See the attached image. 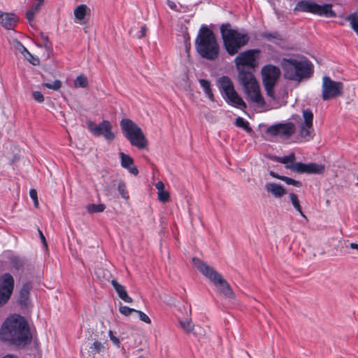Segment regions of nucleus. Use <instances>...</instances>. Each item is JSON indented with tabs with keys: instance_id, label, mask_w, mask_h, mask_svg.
Masks as SVG:
<instances>
[{
	"instance_id": "obj_1",
	"label": "nucleus",
	"mask_w": 358,
	"mask_h": 358,
	"mask_svg": "<svg viewBox=\"0 0 358 358\" xmlns=\"http://www.w3.org/2000/svg\"><path fill=\"white\" fill-rule=\"evenodd\" d=\"M0 338L24 348L31 343L32 336L24 318L19 315H13L3 323L0 330Z\"/></svg>"
},
{
	"instance_id": "obj_2",
	"label": "nucleus",
	"mask_w": 358,
	"mask_h": 358,
	"mask_svg": "<svg viewBox=\"0 0 358 358\" xmlns=\"http://www.w3.org/2000/svg\"><path fill=\"white\" fill-rule=\"evenodd\" d=\"M195 49L203 59L215 60L220 52V46L215 34L206 25H202L195 38Z\"/></svg>"
},
{
	"instance_id": "obj_3",
	"label": "nucleus",
	"mask_w": 358,
	"mask_h": 358,
	"mask_svg": "<svg viewBox=\"0 0 358 358\" xmlns=\"http://www.w3.org/2000/svg\"><path fill=\"white\" fill-rule=\"evenodd\" d=\"M220 33L224 49L230 56L236 55L242 48L249 43L250 39L246 30L232 29L229 23L221 25Z\"/></svg>"
},
{
	"instance_id": "obj_4",
	"label": "nucleus",
	"mask_w": 358,
	"mask_h": 358,
	"mask_svg": "<svg viewBox=\"0 0 358 358\" xmlns=\"http://www.w3.org/2000/svg\"><path fill=\"white\" fill-rule=\"evenodd\" d=\"M282 67L285 78L289 80L301 81L310 78L313 73V64L306 58L283 59Z\"/></svg>"
},
{
	"instance_id": "obj_5",
	"label": "nucleus",
	"mask_w": 358,
	"mask_h": 358,
	"mask_svg": "<svg viewBox=\"0 0 358 358\" xmlns=\"http://www.w3.org/2000/svg\"><path fill=\"white\" fill-rule=\"evenodd\" d=\"M192 262L198 270L214 284L218 294L226 299H234L235 294L229 284L217 271L199 258L194 257Z\"/></svg>"
},
{
	"instance_id": "obj_6",
	"label": "nucleus",
	"mask_w": 358,
	"mask_h": 358,
	"mask_svg": "<svg viewBox=\"0 0 358 358\" xmlns=\"http://www.w3.org/2000/svg\"><path fill=\"white\" fill-rule=\"evenodd\" d=\"M238 71V80L243 85L247 98L257 105L264 103V99L260 93L259 86L250 69H237Z\"/></svg>"
},
{
	"instance_id": "obj_7",
	"label": "nucleus",
	"mask_w": 358,
	"mask_h": 358,
	"mask_svg": "<svg viewBox=\"0 0 358 358\" xmlns=\"http://www.w3.org/2000/svg\"><path fill=\"white\" fill-rule=\"evenodd\" d=\"M217 87L226 102L237 108L245 109L246 103L234 89L231 80L226 76L217 80Z\"/></svg>"
},
{
	"instance_id": "obj_8",
	"label": "nucleus",
	"mask_w": 358,
	"mask_h": 358,
	"mask_svg": "<svg viewBox=\"0 0 358 358\" xmlns=\"http://www.w3.org/2000/svg\"><path fill=\"white\" fill-rule=\"evenodd\" d=\"M121 129L130 143L138 149H144L148 144L141 129L132 120L122 119L120 122Z\"/></svg>"
},
{
	"instance_id": "obj_9",
	"label": "nucleus",
	"mask_w": 358,
	"mask_h": 358,
	"mask_svg": "<svg viewBox=\"0 0 358 358\" xmlns=\"http://www.w3.org/2000/svg\"><path fill=\"white\" fill-rule=\"evenodd\" d=\"M294 12L309 13L326 17H335L336 15L335 11L332 10V4L320 5L312 0L299 1L294 8Z\"/></svg>"
},
{
	"instance_id": "obj_10",
	"label": "nucleus",
	"mask_w": 358,
	"mask_h": 358,
	"mask_svg": "<svg viewBox=\"0 0 358 358\" xmlns=\"http://www.w3.org/2000/svg\"><path fill=\"white\" fill-rule=\"evenodd\" d=\"M343 83L334 80L328 76L322 77L321 97L323 101L336 99L343 95Z\"/></svg>"
},
{
	"instance_id": "obj_11",
	"label": "nucleus",
	"mask_w": 358,
	"mask_h": 358,
	"mask_svg": "<svg viewBox=\"0 0 358 358\" xmlns=\"http://www.w3.org/2000/svg\"><path fill=\"white\" fill-rule=\"evenodd\" d=\"M260 52L259 49H250L240 52L234 59L236 69L255 70Z\"/></svg>"
},
{
	"instance_id": "obj_12",
	"label": "nucleus",
	"mask_w": 358,
	"mask_h": 358,
	"mask_svg": "<svg viewBox=\"0 0 358 358\" xmlns=\"http://www.w3.org/2000/svg\"><path fill=\"white\" fill-rule=\"evenodd\" d=\"M303 122L300 124L298 138L300 142H308L312 140L315 136L313 129V113L310 109H305L302 111Z\"/></svg>"
},
{
	"instance_id": "obj_13",
	"label": "nucleus",
	"mask_w": 358,
	"mask_h": 358,
	"mask_svg": "<svg viewBox=\"0 0 358 358\" xmlns=\"http://www.w3.org/2000/svg\"><path fill=\"white\" fill-rule=\"evenodd\" d=\"M89 131L96 136H103L108 141L114 140L115 135L112 131V125L108 120H103L99 124L89 120L87 122Z\"/></svg>"
},
{
	"instance_id": "obj_14",
	"label": "nucleus",
	"mask_w": 358,
	"mask_h": 358,
	"mask_svg": "<svg viewBox=\"0 0 358 358\" xmlns=\"http://www.w3.org/2000/svg\"><path fill=\"white\" fill-rule=\"evenodd\" d=\"M15 285L13 275L5 273L0 275V307L4 306L10 299Z\"/></svg>"
},
{
	"instance_id": "obj_15",
	"label": "nucleus",
	"mask_w": 358,
	"mask_h": 358,
	"mask_svg": "<svg viewBox=\"0 0 358 358\" xmlns=\"http://www.w3.org/2000/svg\"><path fill=\"white\" fill-rule=\"evenodd\" d=\"M280 74V69L275 66L268 64L262 68V75L263 83L268 95L273 92V87L275 85Z\"/></svg>"
},
{
	"instance_id": "obj_16",
	"label": "nucleus",
	"mask_w": 358,
	"mask_h": 358,
	"mask_svg": "<svg viewBox=\"0 0 358 358\" xmlns=\"http://www.w3.org/2000/svg\"><path fill=\"white\" fill-rule=\"evenodd\" d=\"M296 131V126L293 122L278 123L269 127L266 133L274 136H279L285 139L292 136Z\"/></svg>"
},
{
	"instance_id": "obj_17",
	"label": "nucleus",
	"mask_w": 358,
	"mask_h": 358,
	"mask_svg": "<svg viewBox=\"0 0 358 358\" xmlns=\"http://www.w3.org/2000/svg\"><path fill=\"white\" fill-rule=\"evenodd\" d=\"M8 261L10 271L15 275H21L28 266L27 259L17 255L12 252H7L6 255Z\"/></svg>"
},
{
	"instance_id": "obj_18",
	"label": "nucleus",
	"mask_w": 358,
	"mask_h": 358,
	"mask_svg": "<svg viewBox=\"0 0 358 358\" xmlns=\"http://www.w3.org/2000/svg\"><path fill=\"white\" fill-rule=\"evenodd\" d=\"M295 172L297 173H322L324 170V166L316 163L305 164L303 162H296L295 166Z\"/></svg>"
},
{
	"instance_id": "obj_19",
	"label": "nucleus",
	"mask_w": 358,
	"mask_h": 358,
	"mask_svg": "<svg viewBox=\"0 0 358 358\" xmlns=\"http://www.w3.org/2000/svg\"><path fill=\"white\" fill-rule=\"evenodd\" d=\"M31 287V283L29 282H24L22 285L17 299L22 308H27L30 304L29 294Z\"/></svg>"
},
{
	"instance_id": "obj_20",
	"label": "nucleus",
	"mask_w": 358,
	"mask_h": 358,
	"mask_svg": "<svg viewBox=\"0 0 358 358\" xmlns=\"http://www.w3.org/2000/svg\"><path fill=\"white\" fill-rule=\"evenodd\" d=\"M18 22V17L12 13H3L0 11V22L6 29H13Z\"/></svg>"
},
{
	"instance_id": "obj_21",
	"label": "nucleus",
	"mask_w": 358,
	"mask_h": 358,
	"mask_svg": "<svg viewBox=\"0 0 358 358\" xmlns=\"http://www.w3.org/2000/svg\"><path fill=\"white\" fill-rule=\"evenodd\" d=\"M120 156L121 159V166L127 169L131 174L137 176L138 174V170L136 166H134L133 159L129 155L124 154V152H120Z\"/></svg>"
},
{
	"instance_id": "obj_22",
	"label": "nucleus",
	"mask_w": 358,
	"mask_h": 358,
	"mask_svg": "<svg viewBox=\"0 0 358 358\" xmlns=\"http://www.w3.org/2000/svg\"><path fill=\"white\" fill-rule=\"evenodd\" d=\"M265 189L275 198H281L286 194L285 189L281 185L275 182H267Z\"/></svg>"
},
{
	"instance_id": "obj_23",
	"label": "nucleus",
	"mask_w": 358,
	"mask_h": 358,
	"mask_svg": "<svg viewBox=\"0 0 358 358\" xmlns=\"http://www.w3.org/2000/svg\"><path fill=\"white\" fill-rule=\"evenodd\" d=\"M295 159H296V157L294 153H291L287 156L275 157L276 162L285 164V167L287 169H289L294 172H295L294 167H295L296 163V162H294Z\"/></svg>"
},
{
	"instance_id": "obj_24",
	"label": "nucleus",
	"mask_w": 358,
	"mask_h": 358,
	"mask_svg": "<svg viewBox=\"0 0 358 358\" xmlns=\"http://www.w3.org/2000/svg\"><path fill=\"white\" fill-rule=\"evenodd\" d=\"M111 284L115 289V292L118 294V296L127 303H131L132 299L128 295L124 286L120 285L116 280H113Z\"/></svg>"
},
{
	"instance_id": "obj_25",
	"label": "nucleus",
	"mask_w": 358,
	"mask_h": 358,
	"mask_svg": "<svg viewBox=\"0 0 358 358\" xmlns=\"http://www.w3.org/2000/svg\"><path fill=\"white\" fill-rule=\"evenodd\" d=\"M289 199H290V201L293 206V207L294 208V209L305 219V220H308L307 219V217L306 216V215L303 213V210H302V208H301V206L300 204V201L299 200V198H298V196L292 192L289 194Z\"/></svg>"
},
{
	"instance_id": "obj_26",
	"label": "nucleus",
	"mask_w": 358,
	"mask_h": 358,
	"mask_svg": "<svg viewBox=\"0 0 358 358\" xmlns=\"http://www.w3.org/2000/svg\"><path fill=\"white\" fill-rule=\"evenodd\" d=\"M41 6V4L35 2L33 3L30 9L27 10L26 18L29 21V22H31L34 20L35 15L39 12Z\"/></svg>"
},
{
	"instance_id": "obj_27",
	"label": "nucleus",
	"mask_w": 358,
	"mask_h": 358,
	"mask_svg": "<svg viewBox=\"0 0 358 358\" xmlns=\"http://www.w3.org/2000/svg\"><path fill=\"white\" fill-rule=\"evenodd\" d=\"M345 20L350 22L351 28L358 35V15L357 13H352L345 17Z\"/></svg>"
},
{
	"instance_id": "obj_28",
	"label": "nucleus",
	"mask_w": 358,
	"mask_h": 358,
	"mask_svg": "<svg viewBox=\"0 0 358 358\" xmlns=\"http://www.w3.org/2000/svg\"><path fill=\"white\" fill-rule=\"evenodd\" d=\"M89 8H87V6L85 4H80V5L78 6L74 9V12H73L76 18L80 21L83 20L85 18L86 13H87V10Z\"/></svg>"
},
{
	"instance_id": "obj_29",
	"label": "nucleus",
	"mask_w": 358,
	"mask_h": 358,
	"mask_svg": "<svg viewBox=\"0 0 358 358\" xmlns=\"http://www.w3.org/2000/svg\"><path fill=\"white\" fill-rule=\"evenodd\" d=\"M86 209L87 212L90 214L96 213H101L104 211L106 209V205L103 203H99V204H88L86 206Z\"/></svg>"
},
{
	"instance_id": "obj_30",
	"label": "nucleus",
	"mask_w": 358,
	"mask_h": 358,
	"mask_svg": "<svg viewBox=\"0 0 358 358\" xmlns=\"http://www.w3.org/2000/svg\"><path fill=\"white\" fill-rule=\"evenodd\" d=\"M261 36L269 41H271L273 40H282V36L278 31L263 32L261 34Z\"/></svg>"
},
{
	"instance_id": "obj_31",
	"label": "nucleus",
	"mask_w": 358,
	"mask_h": 358,
	"mask_svg": "<svg viewBox=\"0 0 358 358\" xmlns=\"http://www.w3.org/2000/svg\"><path fill=\"white\" fill-rule=\"evenodd\" d=\"M117 190L121 195V196L125 199L129 200V192L127 189V185L125 182L122 180H120L117 185Z\"/></svg>"
},
{
	"instance_id": "obj_32",
	"label": "nucleus",
	"mask_w": 358,
	"mask_h": 358,
	"mask_svg": "<svg viewBox=\"0 0 358 358\" xmlns=\"http://www.w3.org/2000/svg\"><path fill=\"white\" fill-rule=\"evenodd\" d=\"M17 44L22 49L23 52H25L27 53V55H28L27 58L31 64H32L34 66H37L40 64L39 59L32 55L20 42H17Z\"/></svg>"
},
{
	"instance_id": "obj_33",
	"label": "nucleus",
	"mask_w": 358,
	"mask_h": 358,
	"mask_svg": "<svg viewBox=\"0 0 358 358\" xmlns=\"http://www.w3.org/2000/svg\"><path fill=\"white\" fill-rule=\"evenodd\" d=\"M87 85H88V79L83 74L78 76L74 80V86L76 87L85 88V87H87Z\"/></svg>"
},
{
	"instance_id": "obj_34",
	"label": "nucleus",
	"mask_w": 358,
	"mask_h": 358,
	"mask_svg": "<svg viewBox=\"0 0 358 358\" xmlns=\"http://www.w3.org/2000/svg\"><path fill=\"white\" fill-rule=\"evenodd\" d=\"M42 86L57 91L59 90L62 87V82L59 80H55L52 83L46 82L42 83Z\"/></svg>"
},
{
	"instance_id": "obj_35",
	"label": "nucleus",
	"mask_w": 358,
	"mask_h": 358,
	"mask_svg": "<svg viewBox=\"0 0 358 358\" xmlns=\"http://www.w3.org/2000/svg\"><path fill=\"white\" fill-rule=\"evenodd\" d=\"M40 37L43 43V44L41 46H43L48 52L51 51L52 44L49 40V37L43 33L40 34Z\"/></svg>"
},
{
	"instance_id": "obj_36",
	"label": "nucleus",
	"mask_w": 358,
	"mask_h": 358,
	"mask_svg": "<svg viewBox=\"0 0 358 358\" xmlns=\"http://www.w3.org/2000/svg\"><path fill=\"white\" fill-rule=\"evenodd\" d=\"M235 124H236V127H240V128H243V129H244L246 131L250 130V128L249 127L248 122L245 120L241 117H238L236 119Z\"/></svg>"
},
{
	"instance_id": "obj_37",
	"label": "nucleus",
	"mask_w": 358,
	"mask_h": 358,
	"mask_svg": "<svg viewBox=\"0 0 358 358\" xmlns=\"http://www.w3.org/2000/svg\"><path fill=\"white\" fill-rule=\"evenodd\" d=\"M180 327L187 333H190L193 329V324L191 320H185V321L180 320L179 322Z\"/></svg>"
},
{
	"instance_id": "obj_38",
	"label": "nucleus",
	"mask_w": 358,
	"mask_h": 358,
	"mask_svg": "<svg viewBox=\"0 0 358 358\" xmlns=\"http://www.w3.org/2000/svg\"><path fill=\"white\" fill-rule=\"evenodd\" d=\"M282 180L284 181L287 185H291L297 187H301L302 186L301 182L299 180H296L294 179H292L291 178L284 176L282 178Z\"/></svg>"
},
{
	"instance_id": "obj_39",
	"label": "nucleus",
	"mask_w": 358,
	"mask_h": 358,
	"mask_svg": "<svg viewBox=\"0 0 358 358\" xmlns=\"http://www.w3.org/2000/svg\"><path fill=\"white\" fill-rule=\"evenodd\" d=\"M169 199H170V195L167 191L163 190V191L158 192V199L160 201H162L163 203H166L169 201Z\"/></svg>"
},
{
	"instance_id": "obj_40",
	"label": "nucleus",
	"mask_w": 358,
	"mask_h": 358,
	"mask_svg": "<svg viewBox=\"0 0 358 358\" xmlns=\"http://www.w3.org/2000/svg\"><path fill=\"white\" fill-rule=\"evenodd\" d=\"M119 311L121 314L129 316L131 313H135L136 310L134 308H131L127 306H121L119 308Z\"/></svg>"
},
{
	"instance_id": "obj_41",
	"label": "nucleus",
	"mask_w": 358,
	"mask_h": 358,
	"mask_svg": "<svg viewBox=\"0 0 358 358\" xmlns=\"http://www.w3.org/2000/svg\"><path fill=\"white\" fill-rule=\"evenodd\" d=\"M103 348V345L99 341H94L90 347L92 352L94 354L99 353Z\"/></svg>"
},
{
	"instance_id": "obj_42",
	"label": "nucleus",
	"mask_w": 358,
	"mask_h": 358,
	"mask_svg": "<svg viewBox=\"0 0 358 358\" xmlns=\"http://www.w3.org/2000/svg\"><path fill=\"white\" fill-rule=\"evenodd\" d=\"M32 98L38 103H42L44 101V96L43 94L39 91H34L31 93Z\"/></svg>"
},
{
	"instance_id": "obj_43",
	"label": "nucleus",
	"mask_w": 358,
	"mask_h": 358,
	"mask_svg": "<svg viewBox=\"0 0 358 358\" xmlns=\"http://www.w3.org/2000/svg\"><path fill=\"white\" fill-rule=\"evenodd\" d=\"M138 315V317H139V319L147 323V324H150L151 323V320L150 319V317L143 312L141 311V310H136V312Z\"/></svg>"
},
{
	"instance_id": "obj_44",
	"label": "nucleus",
	"mask_w": 358,
	"mask_h": 358,
	"mask_svg": "<svg viewBox=\"0 0 358 358\" xmlns=\"http://www.w3.org/2000/svg\"><path fill=\"white\" fill-rule=\"evenodd\" d=\"M29 196L31 199L33 200L34 206L38 207V196H37V192L34 189H31L29 190Z\"/></svg>"
},
{
	"instance_id": "obj_45",
	"label": "nucleus",
	"mask_w": 358,
	"mask_h": 358,
	"mask_svg": "<svg viewBox=\"0 0 358 358\" xmlns=\"http://www.w3.org/2000/svg\"><path fill=\"white\" fill-rule=\"evenodd\" d=\"M199 84L202 87L203 92L208 91L210 88V83L208 80L206 79H200Z\"/></svg>"
},
{
	"instance_id": "obj_46",
	"label": "nucleus",
	"mask_w": 358,
	"mask_h": 358,
	"mask_svg": "<svg viewBox=\"0 0 358 358\" xmlns=\"http://www.w3.org/2000/svg\"><path fill=\"white\" fill-rule=\"evenodd\" d=\"M155 187L158 192L164 190V184L162 181H159L155 184Z\"/></svg>"
},
{
	"instance_id": "obj_47",
	"label": "nucleus",
	"mask_w": 358,
	"mask_h": 358,
	"mask_svg": "<svg viewBox=\"0 0 358 358\" xmlns=\"http://www.w3.org/2000/svg\"><path fill=\"white\" fill-rule=\"evenodd\" d=\"M204 93L210 101H214V95L211 87L208 91H205Z\"/></svg>"
},
{
	"instance_id": "obj_48",
	"label": "nucleus",
	"mask_w": 358,
	"mask_h": 358,
	"mask_svg": "<svg viewBox=\"0 0 358 358\" xmlns=\"http://www.w3.org/2000/svg\"><path fill=\"white\" fill-rule=\"evenodd\" d=\"M269 175H270L271 177L274 178L279 179V180H282V178L284 177V176H280V175H279V174H278V173H275V172H274V171H271L269 172Z\"/></svg>"
},
{
	"instance_id": "obj_49",
	"label": "nucleus",
	"mask_w": 358,
	"mask_h": 358,
	"mask_svg": "<svg viewBox=\"0 0 358 358\" xmlns=\"http://www.w3.org/2000/svg\"><path fill=\"white\" fill-rule=\"evenodd\" d=\"M168 6L172 10H176V8H177L176 4L172 1H168Z\"/></svg>"
},
{
	"instance_id": "obj_50",
	"label": "nucleus",
	"mask_w": 358,
	"mask_h": 358,
	"mask_svg": "<svg viewBox=\"0 0 358 358\" xmlns=\"http://www.w3.org/2000/svg\"><path fill=\"white\" fill-rule=\"evenodd\" d=\"M111 334L112 332L110 331V340L115 344H119L120 343V341L117 338H116L115 336H111Z\"/></svg>"
},
{
	"instance_id": "obj_51",
	"label": "nucleus",
	"mask_w": 358,
	"mask_h": 358,
	"mask_svg": "<svg viewBox=\"0 0 358 358\" xmlns=\"http://www.w3.org/2000/svg\"><path fill=\"white\" fill-rule=\"evenodd\" d=\"M38 232H39V234H40V238L42 241V242L46 245V241H45V238L43 234V232L41 231V230H38Z\"/></svg>"
},
{
	"instance_id": "obj_52",
	"label": "nucleus",
	"mask_w": 358,
	"mask_h": 358,
	"mask_svg": "<svg viewBox=\"0 0 358 358\" xmlns=\"http://www.w3.org/2000/svg\"><path fill=\"white\" fill-rule=\"evenodd\" d=\"M350 248L353 250H357L358 251V244L355 243H351L350 244Z\"/></svg>"
},
{
	"instance_id": "obj_53",
	"label": "nucleus",
	"mask_w": 358,
	"mask_h": 358,
	"mask_svg": "<svg viewBox=\"0 0 358 358\" xmlns=\"http://www.w3.org/2000/svg\"><path fill=\"white\" fill-rule=\"evenodd\" d=\"M2 358H18V357L15 355L8 354L4 355Z\"/></svg>"
},
{
	"instance_id": "obj_54",
	"label": "nucleus",
	"mask_w": 358,
	"mask_h": 358,
	"mask_svg": "<svg viewBox=\"0 0 358 358\" xmlns=\"http://www.w3.org/2000/svg\"><path fill=\"white\" fill-rule=\"evenodd\" d=\"M147 31V29L145 26H143L141 29V34H142V36H144L145 34V32Z\"/></svg>"
},
{
	"instance_id": "obj_55",
	"label": "nucleus",
	"mask_w": 358,
	"mask_h": 358,
	"mask_svg": "<svg viewBox=\"0 0 358 358\" xmlns=\"http://www.w3.org/2000/svg\"><path fill=\"white\" fill-rule=\"evenodd\" d=\"M35 1H36V3H38L41 5H43L45 1V0H35Z\"/></svg>"
},
{
	"instance_id": "obj_56",
	"label": "nucleus",
	"mask_w": 358,
	"mask_h": 358,
	"mask_svg": "<svg viewBox=\"0 0 358 358\" xmlns=\"http://www.w3.org/2000/svg\"><path fill=\"white\" fill-rule=\"evenodd\" d=\"M138 358H143V357H138Z\"/></svg>"
}]
</instances>
